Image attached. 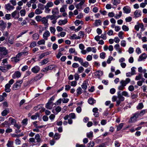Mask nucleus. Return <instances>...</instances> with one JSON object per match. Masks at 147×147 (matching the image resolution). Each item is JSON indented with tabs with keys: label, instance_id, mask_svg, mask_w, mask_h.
I'll return each instance as SVG.
<instances>
[{
	"label": "nucleus",
	"instance_id": "obj_1",
	"mask_svg": "<svg viewBox=\"0 0 147 147\" xmlns=\"http://www.w3.org/2000/svg\"><path fill=\"white\" fill-rule=\"evenodd\" d=\"M75 2H79V3L75 5V7L77 9H81L82 6L85 2V0H74Z\"/></svg>",
	"mask_w": 147,
	"mask_h": 147
},
{
	"label": "nucleus",
	"instance_id": "obj_2",
	"mask_svg": "<svg viewBox=\"0 0 147 147\" xmlns=\"http://www.w3.org/2000/svg\"><path fill=\"white\" fill-rule=\"evenodd\" d=\"M23 82L22 80H18L16 81L13 86V90H16L19 89Z\"/></svg>",
	"mask_w": 147,
	"mask_h": 147
},
{
	"label": "nucleus",
	"instance_id": "obj_3",
	"mask_svg": "<svg viewBox=\"0 0 147 147\" xmlns=\"http://www.w3.org/2000/svg\"><path fill=\"white\" fill-rule=\"evenodd\" d=\"M139 117V115L138 113H135L132 116L130 119L129 122L130 123H134L138 120V118Z\"/></svg>",
	"mask_w": 147,
	"mask_h": 147
},
{
	"label": "nucleus",
	"instance_id": "obj_4",
	"mask_svg": "<svg viewBox=\"0 0 147 147\" xmlns=\"http://www.w3.org/2000/svg\"><path fill=\"white\" fill-rule=\"evenodd\" d=\"M125 98L122 95H119L117 96V98L116 100V106H118L120 104L121 102L123 101L124 100Z\"/></svg>",
	"mask_w": 147,
	"mask_h": 147
},
{
	"label": "nucleus",
	"instance_id": "obj_5",
	"mask_svg": "<svg viewBox=\"0 0 147 147\" xmlns=\"http://www.w3.org/2000/svg\"><path fill=\"white\" fill-rule=\"evenodd\" d=\"M11 17L15 19H18L20 17V14L19 11L15 10L11 13Z\"/></svg>",
	"mask_w": 147,
	"mask_h": 147
},
{
	"label": "nucleus",
	"instance_id": "obj_6",
	"mask_svg": "<svg viewBox=\"0 0 147 147\" xmlns=\"http://www.w3.org/2000/svg\"><path fill=\"white\" fill-rule=\"evenodd\" d=\"M120 84L121 85L119 86L118 89L119 90H123L124 89L125 87L126 86V84L123 80H122L120 81Z\"/></svg>",
	"mask_w": 147,
	"mask_h": 147
},
{
	"label": "nucleus",
	"instance_id": "obj_7",
	"mask_svg": "<svg viewBox=\"0 0 147 147\" xmlns=\"http://www.w3.org/2000/svg\"><path fill=\"white\" fill-rule=\"evenodd\" d=\"M89 84L88 83V81L86 80L84 81L81 85V87L84 90H86L88 88V86Z\"/></svg>",
	"mask_w": 147,
	"mask_h": 147
},
{
	"label": "nucleus",
	"instance_id": "obj_8",
	"mask_svg": "<svg viewBox=\"0 0 147 147\" xmlns=\"http://www.w3.org/2000/svg\"><path fill=\"white\" fill-rule=\"evenodd\" d=\"M40 68L38 66H35L31 69L32 71L34 73H38L40 70Z\"/></svg>",
	"mask_w": 147,
	"mask_h": 147
},
{
	"label": "nucleus",
	"instance_id": "obj_9",
	"mask_svg": "<svg viewBox=\"0 0 147 147\" xmlns=\"http://www.w3.org/2000/svg\"><path fill=\"white\" fill-rule=\"evenodd\" d=\"M114 48L116 51H117L119 54H121L122 53V48L120 47L119 44H117L114 46Z\"/></svg>",
	"mask_w": 147,
	"mask_h": 147
},
{
	"label": "nucleus",
	"instance_id": "obj_10",
	"mask_svg": "<svg viewBox=\"0 0 147 147\" xmlns=\"http://www.w3.org/2000/svg\"><path fill=\"white\" fill-rule=\"evenodd\" d=\"M86 50L88 52L92 51L94 53H96L97 51L95 47H88L87 48Z\"/></svg>",
	"mask_w": 147,
	"mask_h": 147
},
{
	"label": "nucleus",
	"instance_id": "obj_11",
	"mask_svg": "<svg viewBox=\"0 0 147 147\" xmlns=\"http://www.w3.org/2000/svg\"><path fill=\"white\" fill-rule=\"evenodd\" d=\"M21 76V73L19 71H17L13 74L12 77L13 79H15L16 78H19Z\"/></svg>",
	"mask_w": 147,
	"mask_h": 147
},
{
	"label": "nucleus",
	"instance_id": "obj_12",
	"mask_svg": "<svg viewBox=\"0 0 147 147\" xmlns=\"http://www.w3.org/2000/svg\"><path fill=\"white\" fill-rule=\"evenodd\" d=\"M54 68L53 66L52 65H50L46 67L43 68L42 70V72H45L47 71L50 70H52Z\"/></svg>",
	"mask_w": 147,
	"mask_h": 147
},
{
	"label": "nucleus",
	"instance_id": "obj_13",
	"mask_svg": "<svg viewBox=\"0 0 147 147\" xmlns=\"http://www.w3.org/2000/svg\"><path fill=\"white\" fill-rule=\"evenodd\" d=\"M67 22V19H65L64 20H60L58 22V24L59 25L62 26L64 25Z\"/></svg>",
	"mask_w": 147,
	"mask_h": 147
},
{
	"label": "nucleus",
	"instance_id": "obj_14",
	"mask_svg": "<svg viewBox=\"0 0 147 147\" xmlns=\"http://www.w3.org/2000/svg\"><path fill=\"white\" fill-rule=\"evenodd\" d=\"M54 105L53 102L48 101L45 105V107L48 109H52Z\"/></svg>",
	"mask_w": 147,
	"mask_h": 147
},
{
	"label": "nucleus",
	"instance_id": "obj_15",
	"mask_svg": "<svg viewBox=\"0 0 147 147\" xmlns=\"http://www.w3.org/2000/svg\"><path fill=\"white\" fill-rule=\"evenodd\" d=\"M50 36V33L48 30L45 31L43 34V37L44 40H47L48 37Z\"/></svg>",
	"mask_w": 147,
	"mask_h": 147
},
{
	"label": "nucleus",
	"instance_id": "obj_16",
	"mask_svg": "<svg viewBox=\"0 0 147 147\" xmlns=\"http://www.w3.org/2000/svg\"><path fill=\"white\" fill-rule=\"evenodd\" d=\"M124 12L126 13H129L131 12V9L130 7L127 6H125L123 8Z\"/></svg>",
	"mask_w": 147,
	"mask_h": 147
},
{
	"label": "nucleus",
	"instance_id": "obj_17",
	"mask_svg": "<svg viewBox=\"0 0 147 147\" xmlns=\"http://www.w3.org/2000/svg\"><path fill=\"white\" fill-rule=\"evenodd\" d=\"M42 76V74H39L35 77L34 78L31 79V81H32V82L36 81H37L40 80Z\"/></svg>",
	"mask_w": 147,
	"mask_h": 147
},
{
	"label": "nucleus",
	"instance_id": "obj_18",
	"mask_svg": "<svg viewBox=\"0 0 147 147\" xmlns=\"http://www.w3.org/2000/svg\"><path fill=\"white\" fill-rule=\"evenodd\" d=\"M52 13L53 15H58L59 13V9L57 7L53 8L52 10Z\"/></svg>",
	"mask_w": 147,
	"mask_h": 147
},
{
	"label": "nucleus",
	"instance_id": "obj_19",
	"mask_svg": "<svg viewBox=\"0 0 147 147\" xmlns=\"http://www.w3.org/2000/svg\"><path fill=\"white\" fill-rule=\"evenodd\" d=\"M5 7L6 9L8 11L13 10L14 9V7L9 3L5 5Z\"/></svg>",
	"mask_w": 147,
	"mask_h": 147
},
{
	"label": "nucleus",
	"instance_id": "obj_20",
	"mask_svg": "<svg viewBox=\"0 0 147 147\" xmlns=\"http://www.w3.org/2000/svg\"><path fill=\"white\" fill-rule=\"evenodd\" d=\"M95 76L97 78H99L103 74V71L101 70H98L96 71L95 73Z\"/></svg>",
	"mask_w": 147,
	"mask_h": 147
},
{
	"label": "nucleus",
	"instance_id": "obj_21",
	"mask_svg": "<svg viewBox=\"0 0 147 147\" xmlns=\"http://www.w3.org/2000/svg\"><path fill=\"white\" fill-rule=\"evenodd\" d=\"M41 21L43 24L45 26L47 27L49 25L48 23V21L45 17L42 18Z\"/></svg>",
	"mask_w": 147,
	"mask_h": 147
},
{
	"label": "nucleus",
	"instance_id": "obj_22",
	"mask_svg": "<svg viewBox=\"0 0 147 147\" xmlns=\"http://www.w3.org/2000/svg\"><path fill=\"white\" fill-rule=\"evenodd\" d=\"M6 27V24L3 20L0 21V28L1 30H3Z\"/></svg>",
	"mask_w": 147,
	"mask_h": 147
},
{
	"label": "nucleus",
	"instance_id": "obj_23",
	"mask_svg": "<svg viewBox=\"0 0 147 147\" xmlns=\"http://www.w3.org/2000/svg\"><path fill=\"white\" fill-rule=\"evenodd\" d=\"M92 111L94 113L93 115L96 117H97L99 116L98 109L97 108H94L92 109Z\"/></svg>",
	"mask_w": 147,
	"mask_h": 147
},
{
	"label": "nucleus",
	"instance_id": "obj_24",
	"mask_svg": "<svg viewBox=\"0 0 147 147\" xmlns=\"http://www.w3.org/2000/svg\"><path fill=\"white\" fill-rule=\"evenodd\" d=\"M147 57L146 54L145 53H143L140 55L138 59V61H141L143 60L146 59Z\"/></svg>",
	"mask_w": 147,
	"mask_h": 147
},
{
	"label": "nucleus",
	"instance_id": "obj_25",
	"mask_svg": "<svg viewBox=\"0 0 147 147\" xmlns=\"http://www.w3.org/2000/svg\"><path fill=\"white\" fill-rule=\"evenodd\" d=\"M69 38L71 40L80 39V37H78L76 34H73L70 35Z\"/></svg>",
	"mask_w": 147,
	"mask_h": 147
},
{
	"label": "nucleus",
	"instance_id": "obj_26",
	"mask_svg": "<svg viewBox=\"0 0 147 147\" xmlns=\"http://www.w3.org/2000/svg\"><path fill=\"white\" fill-rule=\"evenodd\" d=\"M142 11L139 10H136L134 12V15L136 17H138L140 16L141 14Z\"/></svg>",
	"mask_w": 147,
	"mask_h": 147
},
{
	"label": "nucleus",
	"instance_id": "obj_27",
	"mask_svg": "<svg viewBox=\"0 0 147 147\" xmlns=\"http://www.w3.org/2000/svg\"><path fill=\"white\" fill-rule=\"evenodd\" d=\"M74 60L75 61H78L81 64L83 61V59L81 57L76 56L74 57Z\"/></svg>",
	"mask_w": 147,
	"mask_h": 147
},
{
	"label": "nucleus",
	"instance_id": "obj_28",
	"mask_svg": "<svg viewBox=\"0 0 147 147\" xmlns=\"http://www.w3.org/2000/svg\"><path fill=\"white\" fill-rule=\"evenodd\" d=\"M11 86L9 84H6L5 86V91L7 92H9L11 91L10 89Z\"/></svg>",
	"mask_w": 147,
	"mask_h": 147
},
{
	"label": "nucleus",
	"instance_id": "obj_29",
	"mask_svg": "<svg viewBox=\"0 0 147 147\" xmlns=\"http://www.w3.org/2000/svg\"><path fill=\"white\" fill-rule=\"evenodd\" d=\"M87 137L89 138L90 140H92L93 137V132L91 131L89 132H88L86 134Z\"/></svg>",
	"mask_w": 147,
	"mask_h": 147
},
{
	"label": "nucleus",
	"instance_id": "obj_30",
	"mask_svg": "<svg viewBox=\"0 0 147 147\" xmlns=\"http://www.w3.org/2000/svg\"><path fill=\"white\" fill-rule=\"evenodd\" d=\"M69 52L70 54H74L75 55H77V53L76 51L75 48H71L69 49Z\"/></svg>",
	"mask_w": 147,
	"mask_h": 147
},
{
	"label": "nucleus",
	"instance_id": "obj_31",
	"mask_svg": "<svg viewBox=\"0 0 147 147\" xmlns=\"http://www.w3.org/2000/svg\"><path fill=\"white\" fill-rule=\"evenodd\" d=\"M49 62L48 59H45L42 60L39 63L40 65H43Z\"/></svg>",
	"mask_w": 147,
	"mask_h": 147
},
{
	"label": "nucleus",
	"instance_id": "obj_32",
	"mask_svg": "<svg viewBox=\"0 0 147 147\" xmlns=\"http://www.w3.org/2000/svg\"><path fill=\"white\" fill-rule=\"evenodd\" d=\"M32 37L33 40H37L39 39V36L38 34L35 33L33 34Z\"/></svg>",
	"mask_w": 147,
	"mask_h": 147
},
{
	"label": "nucleus",
	"instance_id": "obj_33",
	"mask_svg": "<svg viewBox=\"0 0 147 147\" xmlns=\"http://www.w3.org/2000/svg\"><path fill=\"white\" fill-rule=\"evenodd\" d=\"M146 113H147V110H143L141 111L140 113H138V114L139 117L140 116L141 117L143 116Z\"/></svg>",
	"mask_w": 147,
	"mask_h": 147
},
{
	"label": "nucleus",
	"instance_id": "obj_34",
	"mask_svg": "<svg viewBox=\"0 0 147 147\" xmlns=\"http://www.w3.org/2000/svg\"><path fill=\"white\" fill-rule=\"evenodd\" d=\"M34 139L36 140V142L38 143L40 142L41 141L40 136L38 134H37L35 135Z\"/></svg>",
	"mask_w": 147,
	"mask_h": 147
},
{
	"label": "nucleus",
	"instance_id": "obj_35",
	"mask_svg": "<svg viewBox=\"0 0 147 147\" xmlns=\"http://www.w3.org/2000/svg\"><path fill=\"white\" fill-rule=\"evenodd\" d=\"M81 64L82 66L86 68L88 67L89 65L88 62L86 61H85L84 62L83 61L82 63H81Z\"/></svg>",
	"mask_w": 147,
	"mask_h": 147
},
{
	"label": "nucleus",
	"instance_id": "obj_36",
	"mask_svg": "<svg viewBox=\"0 0 147 147\" xmlns=\"http://www.w3.org/2000/svg\"><path fill=\"white\" fill-rule=\"evenodd\" d=\"M9 113V110L8 109H5L3 110L1 113V115L2 116H4L7 115Z\"/></svg>",
	"mask_w": 147,
	"mask_h": 147
},
{
	"label": "nucleus",
	"instance_id": "obj_37",
	"mask_svg": "<svg viewBox=\"0 0 147 147\" xmlns=\"http://www.w3.org/2000/svg\"><path fill=\"white\" fill-rule=\"evenodd\" d=\"M84 70V67L81 66L78 67V72L79 73H81L83 72Z\"/></svg>",
	"mask_w": 147,
	"mask_h": 147
},
{
	"label": "nucleus",
	"instance_id": "obj_38",
	"mask_svg": "<svg viewBox=\"0 0 147 147\" xmlns=\"http://www.w3.org/2000/svg\"><path fill=\"white\" fill-rule=\"evenodd\" d=\"M54 5V4L53 2H48L45 6L49 8L53 7Z\"/></svg>",
	"mask_w": 147,
	"mask_h": 147
},
{
	"label": "nucleus",
	"instance_id": "obj_39",
	"mask_svg": "<svg viewBox=\"0 0 147 147\" xmlns=\"http://www.w3.org/2000/svg\"><path fill=\"white\" fill-rule=\"evenodd\" d=\"M26 11L25 9H22L20 11V16L22 17H24L25 16Z\"/></svg>",
	"mask_w": 147,
	"mask_h": 147
},
{
	"label": "nucleus",
	"instance_id": "obj_40",
	"mask_svg": "<svg viewBox=\"0 0 147 147\" xmlns=\"http://www.w3.org/2000/svg\"><path fill=\"white\" fill-rule=\"evenodd\" d=\"M11 135L12 137L18 138L20 137L23 136H24V134L22 133L19 134H12Z\"/></svg>",
	"mask_w": 147,
	"mask_h": 147
},
{
	"label": "nucleus",
	"instance_id": "obj_41",
	"mask_svg": "<svg viewBox=\"0 0 147 147\" xmlns=\"http://www.w3.org/2000/svg\"><path fill=\"white\" fill-rule=\"evenodd\" d=\"M84 32L82 31H80L78 32V37H80V39L81 37H83L84 36Z\"/></svg>",
	"mask_w": 147,
	"mask_h": 147
},
{
	"label": "nucleus",
	"instance_id": "obj_42",
	"mask_svg": "<svg viewBox=\"0 0 147 147\" xmlns=\"http://www.w3.org/2000/svg\"><path fill=\"white\" fill-rule=\"evenodd\" d=\"M101 21L100 20H96L94 23V25L95 26H98L101 24Z\"/></svg>",
	"mask_w": 147,
	"mask_h": 147
},
{
	"label": "nucleus",
	"instance_id": "obj_43",
	"mask_svg": "<svg viewBox=\"0 0 147 147\" xmlns=\"http://www.w3.org/2000/svg\"><path fill=\"white\" fill-rule=\"evenodd\" d=\"M88 102L89 104L92 105L95 103L96 100L93 98H91L88 100Z\"/></svg>",
	"mask_w": 147,
	"mask_h": 147
},
{
	"label": "nucleus",
	"instance_id": "obj_44",
	"mask_svg": "<svg viewBox=\"0 0 147 147\" xmlns=\"http://www.w3.org/2000/svg\"><path fill=\"white\" fill-rule=\"evenodd\" d=\"M9 120L11 122V123L12 125H14L16 123V120L14 119H13L11 117H10L9 118Z\"/></svg>",
	"mask_w": 147,
	"mask_h": 147
},
{
	"label": "nucleus",
	"instance_id": "obj_45",
	"mask_svg": "<svg viewBox=\"0 0 147 147\" xmlns=\"http://www.w3.org/2000/svg\"><path fill=\"white\" fill-rule=\"evenodd\" d=\"M126 44V42L125 40H123L121 41L120 45L122 47H125Z\"/></svg>",
	"mask_w": 147,
	"mask_h": 147
},
{
	"label": "nucleus",
	"instance_id": "obj_46",
	"mask_svg": "<svg viewBox=\"0 0 147 147\" xmlns=\"http://www.w3.org/2000/svg\"><path fill=\"white\" fill-rule=\"evenodd\" d=\"M77 95H80L82 93V89L80 87H79L76 90Z\"/></svg>",
	"mask_w": 147,
	"mask_h": 147
},
{
	"label": "nucleus",
	"instance_id": "obj_47",
	"mask_svg": "<svg viewBox=\"0 0 147 147\" xmlns=\"http://www.w3.org/2000/svg\"><path fill=\"white\" fill-rule=\"evenodd\" d=\"M60 138V135L58 133H56L54 136V138L55 140L59 139Z\"/></svg>",
	"mask_w": 147,
	"mask_h": 147
},
{
	"label": "nucleus",
	"instance_id": "obj_48",
	"mask_svg": "<svg viewBox=\"0 0 147 147\" xmlns=\"http://www.w3.org/2000/svg\"><path fill=\"white\" fill-rule=\"evenodd\" d=\"M13 142L10 141H8L7 144V146L8 147H13Z\"/></svg>",
	"mask_w": 147,
	"mask_h": 147
},
{
	"label": "nucleus",
	"instance_id": "obj_49",
	"mask_svg": "<svg viewBox=\"0 0 147 147\" xmlns=\"http://www.w3.org/2000/svg\"><path fill=\"white\" fill-rule=\"evenodd\" d=\"M42 11L41 10V9H36L35 11V13L37 15L40 14L42 13Z\"/></svg>",
	"mask_w": 147,
	"mask_h": 147
},
{
	"label": "nucleus",
	"instance_id": "obj_50",
	"mask_svg": "<svg viewBox=\"0 0 147 147\" xmlns=\"http://www.w3.org/2000/svg\"><path fill=\"white\" fill-rule=\"evenodd\" d=\"M123 125V123H121L117 127V131L120 130Z\"/></svg>",
	"mask_w": 147,
	"mask_h": 147
},
{
	"label": "nucleus",
	"instance_id": "obj_51",
	"mask_svg": "<svg viewBox=\"0 0 147 147\" xmlns=\"http://www.w3.org/2000/svg\"><path fill=\"white\" fill-rule=\"evenodd\" d=\"M119 14H116L115 16H114L115 18L116 19H119L122 15V12L121 11H119Z\"/></svg>",
	"mask_w": 147,
	"mask_h": 147
},
{
	"label": "nucleus",
	"instance_id": "obj_52",
	"mask_svg": "<svg viewBox=\"0 0 147 147\" xmlns=\"http://www.w3.org/2000/svg\"><path fill=\"white\" fill-rule=\"evenodd\" d=\"M142 78V74H139L138 76H137L135 78V80H138Z\"/></svg>",
	"mask_w": 147,
	"mask_h": 147
},
{
	"label": "nucleus",
	"instance_id": "obj_53",
	"mask_svg": "<svg viewBox=\"0 0 147 147\" xmlns=\"http://www.w3.org/2000/svg\"><path fill=\"white\" fill-rule=\"evenodd\" d=\"M123 32L122 31H120L119 32L118 36L121 39H123L124 37L123 36Z\"/></svg>",
	"mask_w": 147,
	"mask_h": 147
},
{
	"label": "nucleus",
	"instance_id": "obj_54",
	"mask_svg": "<svg viewBox=\"0 0 147 147\" xmlns=\"http://www.w3.org/2000/svg\"><path fill=\"white\" fill-rule=\"evenodd\" d=\"M45 41L44 39H41L37 42V44L39 45H45Z\"/></svg>",
	"mask_w": 147,
	"mask_h": 147
},
{
	"label": "nucleus",
	"instance_id": "obj_55",
	"mask_svg": "<svg viewBox=\"0 0 147 147\" xmlns=\"http://www.w3.org/2000/svg\"><path fill=\"white\" fill-rule=\"evenodd\" d=\"M100 38H102L104 40H106L107 39L106 33V32L103 34H102L100 36Z\"/></svg>",
	"mask_w": 147,
	"mask_h": 147
},
{
	"label": "nucleus",
	"instance_id": "obj_56",
	"mask_svg": "<svg viewBox=\"0 0 147 147\" xmlns=\"http://www.w3.org/2000/svg\"><path fill=\"white\" fill-rule=\"evenodd\" d=\"M69 117L70 119H75L76 118V116L74 113H71L69 115Z\"/></svg>",
	"mask_w": 147,
	"mask_h": 147
},
{
	"label": "nucleus",
	"instance_id": "obj_57",
	"mask_svg": "<svg viewBox=\"0 0 147 147\" xmlns=\"http://www.w3.org/2000/svg\"><path fill=\"white\" fill-rule=\"evenodd\" d=\"M136 69V68L135 67H132L131 69V72L133 75L136 74V71L135 70Z\"/></svg>",
	"mask_w": 147,
	"mask_h": 147
},
{
	"label": "nucleus",
	"instance_id": "obj_58",
	"mask_svg": "<svg viewBox=\"0 0 147 147\" xmlns=\"http://www.w3.org/2000/svg\"><path fill=\"white\" fill-rule=\"evenodd\" d=\"M42 17L40 16H37L35 17V19L37 22H40L41 21Z\"/></svg>",
	"mask_w": 147,
	"mask_h": 147
},
{
	"label": "nucleus",
	"instance_id": "obj_59",
	"mask_svg": "<svg viewBox=\"0 0 147 147\" xmlns=\"http://www.w3.org/2000/svg\"><path fill=\"white\" fill-rule=\"evenodd\" d=\"M113 59L114 60L113 57L109 56V57L108 58L107 60V63L109 64L111 63V61Z\"/></svg>",
	"mask_w": 147,
	"mask_h": 147
},
{
	"label": "nucleus",
	"instance_id": "obj_60",
	"mask_svg": "<svg viewBox=\"0 0 147 147\" xmlns=\"http://www.w3.org/2000/svg\"><path fill=\"white\" fill-rule=\"evenodd\" d=\"M0 70L4 72H5L7 71L5 66L3 67L0 66Z\"/></svg>",
	"mask_w": 147,
	"mask_h": 147
},
{
	"label": "nucleus",
	"instance_id": "obj_61",
	"mask_svg": "<svg viewBox=\"0 0 147 147\" xmlns=\"http://www.w3.org/2000/svg\"><path fill=\"white\" fill-rule=\"evenodd\" d=\"M144 107V105L142 103H140L137 106V108L138 109H141L143 108Z\"/></svg>",
	"mask_w": 147,
	"mask_h": 147
},
{
	"label": "nucleus",
	"instance_id": "obj_62",
	"mask_svg": "<svg viewBox=\"0 0 147 147\" xmlns=\"http://www.w3.org/2000/svg\"><path fill=\"white\" fill-rule=\"evenodd\" d=\"M30 24L31 25H34L35 26H37V24L36 22L33 20H31V22H30Z\"/></svg>",
	"mask_w": 147,
	"mask_h": 147
},
{
	"label": "nucleus",
	"instance_id": "obj_63",
	"mask_svg": "<svg viewBox=\"0 0 147 147\" xmlns=\"http://www.w3.org/2000/svg\"><path fill=\"white\" fill-rule=\"evenodd\" d=\"M128 90L131 92H132L134 90V88L133 86L131 85H130L128 88Z\"/></svg>",
	"mask_w": 147,
	"mask_h": 147
},
{
	"label": "nucleus",
	"instance_id": "obj_64",
	"mask_svg": "<svg viewBox=\"0 0 147 147\" xmlns=\"http://www.w3.org/2000/svg\"><path fill=\"white\" fill-rule=\"evenodd\" d=\"M94 145V143L93 141H90L88 144V147H93Z\"/></svg>",
	"mask_w": 147,
	"mask_h": 147
}]
</instances>
